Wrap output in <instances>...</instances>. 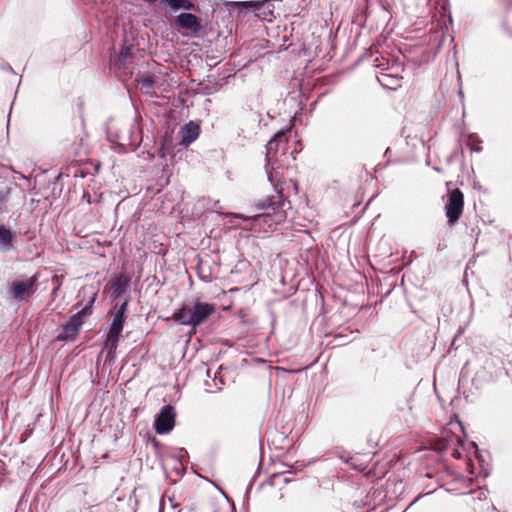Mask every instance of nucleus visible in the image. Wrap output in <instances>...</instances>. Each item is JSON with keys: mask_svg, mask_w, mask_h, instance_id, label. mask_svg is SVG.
<instances>
[{"mask_svg": "<svg viewBox=\"0 0 512 512\" xmlns=\"http://www.w3.org/2000/svg\"><path fill=\"white\" fill-rule=\"evenodd\" d=\"M215 310L214 304L195 300L183 304L182 307L173 314V318L178 323L192 326L193 329H195L205 322Z\"/></svg>", "mask_w": 512, "mask_h": 512, "instance_id": "1", "label": "nucleus"}, {"mask_svg": "<svg viewBox=\"0 0 512 512\" xmlns=\"http://www.w3.org/2000/svg\"><path fill=\"white\" fill-rule=\"evenodd\" d=\"M287 138L286 133L281 131L278 132L273 139H271L267 144V152H266V160L267 166L266 171L268 174V179L272 185L276 188L280 182L279 170L284 167V159L278 158V152L282 145L286 144Z\"/></svg>", "mask_w": 512, "mask_h": 512, "instance_id": "2", "label": "nucleus"}, {"mask_svg": "<svg viewBox=\"0 0 512 512\" xmlns=\"http://www.w3.org/2000/svg\"><path fill=\"white\" fill-rule=\"evenodd\" d=\"M464 206V196L459 189L448 192V200L445 204V214L449 224H454L460 218Z\"/></svg>", "mask_w": 512, "mask_h": 512, "instance_id": "3", "label": "nucleus"}, {"mask_svg": "<svg viewBox=\"0 0 512 512\" xmlns=\"http://www.w3.org/2000/svg\"><path fill=\"white\" fill-rule=\"evenodd\" d=\"M37 275L25 280H17L11 283L9 293L17 301H24L31 297L36 291Z\"/></svg>", "mask_w": 512, "mask_h": 512, "instance_id": "4", "label": "nucleus"}, {"mask_svg": "<svg viewBox=\"0 0 512 512\" xmlns=\"http://www.w3.org/2000/svg\"><path fill=\"white\" fill-rule=\"evenodd\" d=\"M280 191L278 192V196L268 197L266 200L261 201L258 204V208L260 210H265V215L274 216L275 222H281L286 218V212L284 210L285 201L281 200Z\"/></svg>", "mask_w": 512, "mask_h": 512, "instance_id": "5", "label": "nucleus"}, {"mask_svg": "<svg viewBox=\"0 0 512 512\" xmlns=\"http://www.w3.org/2000/svg\"><path fill=\"white\" fill-rule=\"evenodd\" d=\"M175 411L170 405L164 406L156 415L154 428L157 434H167L175 426Z\"/></svg>", "mask_w": 512, "mask_h": 512, "instance_id": "6", "label": "nucleus"}, {"mask_svg": "<svg viewBox=\"0 0 512 512\" xmlns=\"http://www.w3.org/2000/svg\"><path fill=\"white\" fill-rule=\"evenodd\" d=\"M91 311L90 306L84 307L81 311L71 317L70 321L63 328L62 332L58 335L59 340L72 341L75 339L83 321L82 317L88 315Z\"/></svg>", "mask_w": 512, "mask_h": 512, "instance_id": "7", "label": "nucleus"}, {"mask_svg": "<svg viewBox=\"0 0 512 512\" xmlns=\"http://www.w3.org/2000/svg\"><path fill=\"white\" fill-rule=\"evenodd\" d=\"M177 24L185 29H189L193 32L200 30V24L197 17L190 13H182L177 17Z\"/></svg>", "mask_w": 512, "mask_h": 512, "instance_id": "8", "label": "nucleus"}, {"mask_svg": "<svg viewBox=\"0 0 512 512\" xmlns=\"http://www.w3.org/2000/svg\"><path fill=\"white\" fill-rule=\"evenodd\" d=\"M199 135V126L194 124L193 122L188 123L181 130V144L188 146L194 140L197 139Z\"/></svg>", "mask_w": 512, "mask_h": 512, "instance_id": "9", "label": "nucleus"}, {"mask_svg": "<svg viewBox=\"0 0 512 512\" xmlns=\"http://www.w3.org/2000/svg\"><path fill=\"white\" fill-rule=\"evenodd\" d=\"M13 232L6 227L0 225V244L3 250H9L12 245Z\"/></svg>", "mask_w": 512, "mask_h": 512, "instance_id": "10", "label": "nucleus"}, {"mask_svg": "<svg viewBox=\"0 0 512 512\" xmlns=\"http://www.w3.org/2000/svg\"><path fill=\"white\" fill-rule=\"evenodd\" d=\"M119 337L108 335L104 345V350L107 351V358L112 359L118 346Z\"/></svg>", "mask_w": 512, "mask_h": 512, "instance_id": "11", "label": "nucleus"}, {"mask_svg": "<svg viewBox=\"0 0 512 512\" xmlns=\"http://www.w3.org/2000/svg\"><path fill=\"white\" fill-rule=\"evenodd\" d=\"M124 326V320L113 317L108 335L119 337Z\"/></svg>", "mask_w": 512, "mask_h": 512, "instance_id": "12", "label": "nucleus"}, {"mask_svg": "<svg viewBox=\"0 0 512 512\" xmlns=\"http://www.w3.org/2000/svg\"><path fill=\"white\" fill-rule=\"evenodd\" d=\"M165 1L174 10H177L179 8H184V9L190 10L193 7L192 3L189 0H165Z\"/></svg>", "mask_w": 512, "mask_h": 512, "instance_id": "13", "label": "nucleus"}, {"mask_svg": "<svg viewBox=\"0 0 512 512\" xmlns=\"http://www.w3.org/2000/svg\"><path fill=\"white\" fill-rule=\"evenodd\" d=\"M126 307H127V302H124L120 308L117 310V312L115 313L114 317L115 318H118V319H121V320H124L125 318V311H126Z\"/></svg>", "mask_w": 512, "mask_h": 512, "instance_id": "14", "label": "nucleus"}, {"mask_svg": "<svg viewBox=\"0 0 512 512\" xmlns=\"http://www.w3.org/2000/svg\"><path fill=\"white\" fill-rule=\"evenodd\" d=\"M142 87H145L147 89L152 87V81L150 79H143L142 81Z\"/></svg>", "mask_w": 512, "mask_h": 512, "instance_id": "15", "label": "nucleus"}, {"mask_svg": "<svg viewBox=\"0 0 512 512\" xmlns=\"http://www.w3.org/2000/svg\"><path fill=\"white\" fill-rule=\"evenodd\" d=\"M115 292L119 291L121 288V279H118L115 284H113Z\"/></svg>", "mask_w": 512, "mask_h": 512, "instance_id": "16", "label": "nucleus"}, {"mask_svg": "<svg viewBox=\"0 0 512 512\" xmlns=\"http://www.w3.org/2000/svg\"><path fill=\"white\" fill-rule=\"evenodd\" d=\"M6 200V193L3 191H0V205L3 204Z\"/></svg>", "mask_w": 512, "mask_h": 512, "instance_id": "17", "label": "nucleus"}, {"mask_svg": "<svg viewBox=\"0 0 512 512\" xmlns=\"http://www.w3.org/2000/svg\"><path fill=\"white\" fill-rule=\"evenodd\" d=\"M281 156H282V157H284L285 159H288V158H289V156H288L285 152H283V153L281 154Z\"/></svg>", "mask_w": 512, "mask_h": 512, "instance_id": "18", "label": "nucleus"}]
</instances>
